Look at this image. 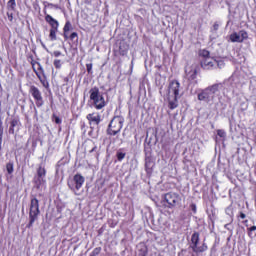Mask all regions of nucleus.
Instances as JSON below:
<instances>
[{
	"label": "nucleus",
	"mask_w": 256,
	"mask_h": 256,
	"mask_svg": "<svg viewBox=\"0 0 256 256\" xmlns=\"http://www.w3.org/2000/svg\"><path fill=\"white\" fill-rule=\"evenodd\" d=\"M179 99H181V83L179 80H172L168 85V109L173 111L179 107Z\"/></svg>",
	"instance_id": "obj_1"
},
{
	"label": "nucleus",
	"mask_w": 256,
	"mask_h": 256,
	"mask_svg": "<svg viewBox=\"0 0 256 256\" xmlns=\"http://www.w3.org/2000/svg\"><path fill=\"white\" fill-rule=\"evenodd\" d=\"M30 65L32 66V71L35 73L37 79L40 81L44 89H49V81H47V74H45V69L40 62L35 60L33 55L29 57Z\"/></svg>",
	"instance_id": "obj_2"
},
{
	"label": "nucleus",
	"mask_w": 256,
	"mask_h": 256,
	"mask_svg": "<svg viewBox=\"0 0 256 256\" xmlns=\"http://www.w3.org/2000/svg\"><path fill=\"white\" fill-rule=\"evenodd\" d=\"M90 101L93 103V107L97 111H101V109H104V107H107V101H105V97L103 94H101V91H99V87L95 86L90 89Z\"/></svg>",
	"instance_id": "obj_3"
},
{
	"label": "nucleus",
	"mask_w": 256,
	"mask_h": 256,
	"mask_svg": "<svg viewBox=\"0 0 256 256\" xmlns=\"http://www.w3.org/2000/svg\"><path fill=\"white\" fill-rule=\"evenodd\" d=\"M40 215L41 210L39 209V199L32 197L29 206V222L26 225L27 229H31V227H33L35 221L39 219Z\"/></svg>",
	"instance_id": "obj_4"
},
{
	"label": "nucleus",
	"mask_w": 256,
	"mask_h": 256,
	"mask_svg": "<svg viewBox=\"0 0 256 256\" xmlns=\"http://www.w3.org/2000/svg\"><path fill=\"white\" fill-rule=\"evenodd\" d=\"M83 185H85V177L79 173L75 174L72 178L67 180V186L74 193V195L79 196Z\"/></svg>",
	"instance_id": "obj_5"
},
{
	"label": "nucleus",
	"mask_w": 256,
	"mask_h": 256,
	"mask_svg": "<svg viewBox=\"0 0 256 256\" xmlns=\"http://www.w3.org/2000/svg\"><path fill=\"white\" fill-rule=\"evenodd\" d=\"M163 201L168 209H175V207H181V195L177 192H167L163 196Z\"/></svg>",
	"instance_id": "obj_6"
},
{
	"label": "nucleus",
	"mask_w": 256,
	"mask_h": 256,
	"mask_svg": "<svg viewBox=\"0 0 256 256\" xmlns=\"http://www.w3.org/2000/svg\"><path fill=\"white\" fill-rule=\"evenodd\" d=\"M44 15L46 23H48L50 26L49 39L50 41H57V33H59V21L53 18V16L50 14H47V12H44Z\"/></svg>",
	"instance_id": "obj_7"
},
{
	"label": "nucleus",
	"mask_w": 256,
	"mask_h": 256,
	"mask_svg": "<svg viewBox=\"0 0 256 256\" xmlns=\"http://www.w3.org/2000/svg\"><path fill=\"white\" fill-rule=\"evenodd\" d=\"M200 234L199 232H194L191 236L190 248L192 249L193 253L199 255V253H205L209 249L207 243L203 242L201 246H199L200 241Z\"/></svg>",
	"instance_id": "obj_8"
},
{
	"label": "nucleus",
	"mask_w": 256,
	"mask_h": 256,
	"mask_svg": "<svg viewBox=\"0 0 256 256\" xmlns=\"http://www.w3.org/2000/svg\"><path fill=\"white\" fill-rule=\"evenodd\" d=\"M123 121V117L114 116L108 125L107 135L114 137L117 133H120L121 129H123Z\"/></svg>",
	"instance_id": "obj_9"
},
{
	"label": "nucleus",
	"mask_w": 256,
	"mask_h": 256,
	"mask_svg": "<svg viewBox=\"0 0 256 256\" xmlns=\"http://www.w3.org/2000/svg\"><path fill=\"white\" fill-rule=\"evenodd\" d=\"M29 95H31L32 99H34L36 107L40 109V107H43L45 105V100L43 99V93L41 90L35 86L31 85L28 90Z\"/></svg>",
	"instance_id": "obj_10"
},
{
	"label": "nucleus",
	"mask_w": 256,
	"mask_h": 256,
	"mask_svg": "<svg viewBox=\"0 0 256 256\" xmlns=\"http://www.w3.org/2000/svg\"><path fill=\"white\" fill-rule=\"evenodd\" d=\"M45 177H47V169L43 166H39L36 170V175L33 178V183L36 189H41V186L47 183Z\"/></svg>",
	"instance_id": "obj_11"
},
{
	"label": "nucleus",
	"mask_w": 256,
	"mask_h": 256,
	"mask_svg": "<svg viewBox=\"0 0 256 256\" xmlns=\"http://www.w3.org/2000/svg\"><path fill=\"white\" fill-rule=\"evenodd\" d=\"M86 119L89 125L99 126L101 123V114H99V112H92L90 114H87Z\"/></svg>",
	"instance_id": "obj_12"
},
{
	"label": "nucleus",
	"mask_w": 256,
	"mask_h": 256,
	"mask_svg": "<svg viewBox=\"0 0 256 256\" xmlns=\"http://www.w3.org/2000/svg\"><path fill=\"white\" fill-rule=\"evenodd\" d=\"M155 168V159L153 156L149 155L145 157V171L147 175H151L153 173V169Z\"/></svg>",
	"instance_id": "obj_13"
},
{
	"label": "nucleus",
	"mask_w": 256,
	"mask_h": 256,
	"mask_svg": "<svg viewBox=\"0 0 256 256\" xmlns=\"http://www.w3.org/2000/svg\"><path fill=\"white\" fill-rule=\"evenodd\" d=\"M21 127V120L19 117H15L10 121V127H9V134L10 135H15V129H19Z\"/></svg>",
	"instance_id": "obj_14"
},
{
	"label": "nucleus",
	"mask_w": 256,
	"mask_h": 256,
	"mask_svg": "<svg viewBox=\"0 0 256 256\" xmlns=\"http://www.w3.org/2000/svg\"><path fill=\"white\" fill-rule=\"evenodd\" d=\"M202 69H213L215 67V60L212 57L203 58L200 62Z\"/></svg>",
	"instance_id": "obj_15"
},
{
	"label": "nucleus",
	"mask_w": 256,
	"mask_h": 256,
	"mask_svg": "<svg viewBox=\"0 0 256 256\" xmlns=\"http://www.w3.org/2000/svg\"><path fill=\"white\" fill-rule=\"evenodd\" d=\"M129 53V44L125 42L124 40L120 41L119 47H118V55L121 57H125Z\"/></svg>",
	"instance_id": "obj_16"
},
{
	"label": "nucleus",
	"mask_w": 256,
	"mask_h": 256,
	"mask_svg": "<svg viewBox=\"0 0 256 256\" xmlns=\"http://www.w3.org/2000/svg\"><path fill=\"white\" fill-rule=\"evenodd\" d=\"M73 30V24H71V21H66L64 27H63V37L65 41L69 40V31Z\"/></svg>",
	"instance_id": "obj_17"
},
{
	"label": "nucleus",
	"mask_w": 256,
	"mask_h": 256,
	"mask_svg": "<svg viewBox=\"0 0 256 256\" xmlns=\"http://www.w3.org/2000/svg\"><path fill=\"white\" fill-rule=\"evenodd\" d=\"M197 73H198L197 67L191 66L190 70L186 69V75L189 81H195V79H197Z\"/></svg>",
	"instance_id": "obj_18"
},
{
	"label": "nucleus",
	"mask_w": 256,
	"mask_h": 256,
	"mask_svg": "<svg viewBox=\"0 0 256 256\" xmlns=\"http://www.w3.org/2000/svg\"><path fill=\"white\" fill-rule=\"evenodd\" d=\"M210 100H211V93L209 92V90L205 89L198 94V101L209 102Z\"/></svg>",
	"instance_id": "obj_19"
},
{
	"label": "nucleus",
	"mask_w": 256,
	"mask_h": 256,
	"mask_svg": "<svg viewBox=\"0 0 256 256\" xmlns=\"http://www.w3.org/2000/svg\"><path fill=\"white\" fill-rule=\"evenodd\" d=\"M231 43H242L241 36L237 32L230 34Z\"/></svg>",
	"instance_id": "obj_20"
},
{
	"label": "nucleus",
	"mask_w": 256,
	"mask_h": 256,
	"mask_svg": "<svg viewBox=\"0 0 256 256\" xmlns=\"http://www.w3.org/2000/svg\"><path fill=\"white\" fill-rule=\"evenodd\" d=\"M198 55L202 59H207V58L211 57V52H209V50H207V49H202V50H199Z\"/></svg>",
	"instance_id": "obj_21"
},
{
	"label": "nucleus",
	"mask_w": 256,
	"mask_h": 256,
	"mask_svg": "<svg viewBox=\"0 0 256 256\" xmlns=\"http://www.w3.org/2000/svg\"><path fill=\"white\" fill-rule=\"evenodd\" d=\"M6 7L8 11H15L17 9V2L15 0H9Z\"/></svg>",
	"instance_id": "obj_22"
},
{
	"label": "nucleus",
	"mask_w": 256,
	"mask_h": 256,
	"mask_svg": "<svg viewBox=\"0 0 256 256\" xmlns=\"http://www.w3.org/2000/svg\"><path fill=\"white\" fill-rule=\"evenodd\" d=\"M219 85L220 84H214V85L206 88V90L210 93V95H215V93H217V91H219Z\"/></svg>",
	"instance_id": "obj_23"
},
{
	"label": "nucleus",
	"mask_w": 256,
	"mask_h": 256,
	"mask_svg": "<svg viewBox=\"0 0 256 256\" xmlns=\"http://www.w3.org/2000/svg\"><path fill=\"white\" fill-rule=\"evenodd\" d=\"M239 35H240V41H242V43H243L245 40L249 39V34H248L247 31H245V30H240V31H239Z\"/></svg>",
	"instance_id": "obj_24"
},
{
	"label": "nucleus",
	"mask_w": 256,
	"mask_h": 256,
	"mask_svg": "<svg viewBox=\"0 0 256 256\" xmlns=\"http://www.w3.org/2000/svg\"><path fill=\"white\" fill-rule=\"evenodd\" d=\"M126 156H127V153L125 152H121L120 150L116 152V158H117V161L119 162L123 161V159H125Z\"/></svg>",
	"instance_id": "obj_25"
},
{
	"label": "nucleus",
	"mask_w": 256,
	"mask_h": 256,
	"mask_svg": "<svg viewBox=\"0 0 256 256\" xmlns=\"http://www.w3.org/2000/svg\"><path fill=\"white\" fill-rule=\"evenodd\" d=\"M6 171H7L8 175H13V171H15V169H14L12 162H8L6 164Z\"/></svg>",
	"instance_id": "obj_26"
},
{
	"label": "nucleus",
	"mask_w": 256,
	"mask_h": 256,
	"mask_svg": "<svg viewBox=\"0 0 256 256\" xmlns=\"http://www.w3.org/2000/svg\"><path fill=\"white\" fill-rule=\"evenodd\" d=\"M247 231H248V237H250V239H255L256 234H253V231H256V226H252L248 228Z\"/></svg>",
	"instance_id": "obj_27"
},
{
	"label": "nucleus",
	"mask_w": 256,
	"mask_h": 256,
	"mask_svg": "<svg viewBox=\"0 0 256 256\" xmlns=\"http://www.w3.org/2000/svg\"><path fill=\"white\" fill-rule=\"evenodd\" d=\"M3 145V121L0 120V151Z\"/></svg>",
	"instance_id": "obj_28"
},
{
	"label": "nucleus",
	"mask_w": 256,
	"mask_h": 256,
	"mask_svg": "<svg viewBox=\"0 0 256 256\" xmlns=\"http://www.w3.org/2000/svg\"><path fill=\"white\" fill-rule=\"evenodd\" d=\"M53 65H54L55 69H61L63 62L59 59H55L53 62Z\"/></svg>",
	"instance_id": "obj_29"
},
{
	"label": "nucleus",
	"mask_w": 256,
	"mask_h": 256,
	"mask_svg": "<svg viewBox=\"0 0 256 256\" xmlns=\"http://www.w3.org/2000/svg\"><path fill=\"white\" fill-rule=\"evenodd\" d=\"M86 71L89 75H93V63L86 64Z\"/></svg>",
	"instance_id": "obj_30"
},
{
	"label": "nucleus",
	"mask_w": 256,
	"mask_h": 256,
	"mask_svg": "<svg viewBox=\"0 0 256 256\" xmlns=\"http://www.w3.org/2000/svg\"><path fill=\"white\" fill-rule=\"evenodd\" d=\"M77 37H79V34L77 32H72L69 36L68 39H70V41H75V39H77Z\"/></svg>",
	"instance_id": "obj_31"
},
{
	"label": "nucleus",
	"mask_w": 256,
	"mask_h": 256,
	"mask_svg": "<svg viewBox=\"0 0 256 256\" xmlns=\"http://www.w3.org/2000/svg\"><path fill=\"white\" fill-rule=\"evenodd\" d=\"M101 253V247H96L93 249L91 256H97Z\"/></svg>",
	"instance_id": "obj_32"
},
{
	"label": "nucleus",
	"mask_w": 256,
	"mask_h": 256,
	"mask_svg": "<svg viewBox=\"0 0 256 256\" xmlns=\"http://www.w3.org/2000/svg\"><path fill=\"white\" fill-rule=\"evenodd\" d=\"M217 135H218V137H221L222 139H225V137H226V133L224 132V130H221V129L217 130Z\"/></svg>",
	"instance_id": "obj_33"
},
{
	"label": "nucleus",
	"mask_w": 256,
	"mask_h": 256,
	"mask_svg": "<svg viewBox=\"0 0 256 256\" xmlns=\"http://www.w3.org/2000/svg\"><path fill=\"white\" fill-rule=\"evenodd\" d=\"M53 119H54L56 125H61L62 121H61V118H59V116L53 114Z\"/></svg>",
	"instance_id": "obj_34"
},
{
	"label": "nucleus",
	"mask_w": 256,
	"mask_h": 256,
	"mask_svg": "<svg viewBox=\"0 0 256 256\" xmlns=\"http://www.w3.org/2000/svg\"><path fill=\"white\" fill-rule=\"evenodd\" d=\"M6 15L8 17V21H10V23H13V12H10V10H8Z\"/></svg>",
	"instance_id": "obj_35"
},
{
	"label": "nucleus",
	"mask_w": 256,
	"mask_h": 256,
	"mask_svg": "<svg viewBox=\"0 0 256 256\" xmlns=\"http://www.w3.org/2000/svg\"><path fill=\"white\" fill-rule=\"evenodd\" d=\"M212 31H214L215 33H217V31H219V23L215 22L213 24Z\"/></svg>",
	"instance_id": "obj_36"
},
{
	"label": "nucleus",
	"mask_w": 256,
	"mask_h": 256,
	"mask_svg": "<svg viewBox=\"0 0 256 256\" xmlns=\"http://www.w3.org/2000/svg\"><path fill=\"white\" fill-rule=\"evenodd\" d=\"M190 209L193 213H197V205L195 203H192L190 205Z\"/></svg>",
	"instance_id": "obj_37"
},
{
	"label": "nucleus",
	"mask_w": 256,
	"mask_h": 256,
	"mask_svg": "<svg viewBox=\"0 0 256 256\" xmlns=\"http://www.w3.org/2000/svg\"><path fill=\"white\" fill-rule=\"evenodd\" d=\"M247 215L243 212H239V215H237V219H246Z\"/></svg>",
	"instance_id": "obj_38"
},
{
	"label": "nucleus",
	"mask_w": 256,
	"mask_h": 256,
	"mask_svg": "<svg viewBox=\"0 0 256 256\" xmlns=\"http://www.w3.org/2000/svg\"><path fill=\"white\" fill-rule=\"evenodd\" d=\"M53 57H61L62 53L59 50H56L52 53Z\"/></svg>",
	"instance_id": "obj_39"
},
{
	"label": "nucleus",
	"mask_w": 256,
	"mask_h": 256,
	"mask_svg": "<svg viewBox=\"0 0 256 256\" xmlns=\"http://www.w3.org/2000/svg\"><path fill=\"white\" fill-rule=\"evenodd\" d=\"M63 81H64L65 85H69L70 78L64 77Z\"/></svg>",
	"instance_id": "obj_40"
},
{
	"label": "nucleus",
	"mask_w": 256,
	"mask_h": 256,
	"mask_svg": "<svg viewBox=\"0 0 256 256\" xmlns=\"http://www.w3.org/2000/svg\"><path fill=\"white\" fill-rule=\"evenodd\" d=\"M95 151H97V146H94V147L89 151V153H93V152H95Z\"/></svg>",
	"instance_id": "obj_41"
},
{
	"label": "nucleus",
	"mask_w": 256,
	"mask_h": 256,
	"mask_svg": "<svg viewBox=\"0 0 256 256\" xmlns=\"http://www.w3.org/2000/svg\"><path fill=\"white\" fill-rule=\"evenodd\" d=\"M50 7H55V4H52V3H50V4H48Z\"/></svg>",
	"instance_id": "obj_42"
},
{
	"label": "nucleus",
	"mask_w": 256,
	"mask_h": 256,
	"mask_svg": "<svg viewBox=\"0 0 256 256\" xmlns=\"http://www.w3.org/2000/svg\"><path fill=\"white\" fill-rule=\"evenodd\" d=\"M97 159H99V154H97Z\"/></svg>",
	"instance_id": "obj_43"
}]
</instances>
